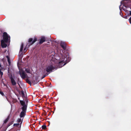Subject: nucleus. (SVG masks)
<instances>
[{"label":"nucleus","mask_w":131,"mask_h":131,"mask_svg":"<svg viewBox=\"0 0 131 131\" xmlns=\"http://www.w3.org/2000/svg\"><path fill=\"white\" fill-rule=\"evenodd\" d=\"M68 62L67 61V58L65 56H62V57L61 60L59 62L58 64V68H60L65 65Z\"/></svg>","instance_id":"nucleus-1"},{"label":"nucleus","mask_w":131,"mask_h":131,"mask_svg":"<svg viewBox=\"0 0 131 131\" xmlns=\"http://www.w3.org/2000/svg\"><path fill=\"white\" fill-rule=\"evenodd\" d=\"M20 102L21 105L22 106V107L21 108L22 111L26 112L27 106V104H26L25 102L22 100H20Z\"/></svg>","instance_id":"nucleus-2"},{"label":"nucleus","mask_w":131,"mask_h":131,"mask_svg":"<svg viewBox=\"0 0 131 131\" xmlns=\"http://www.w3.org/2000/svg\"><path fill=\"white\" fill-rule=\"evenodd\" d=\"M3 41H4L5 42H7L8 40H10V37L7 34L6 32H4L3 33Z\"/></svg>","instance_id":"nucleus-3"},{"label":"nucleus","mask_w":131,"mask_h":131,"mask_svg":"<svg viewBox=\"0 0 131 131\" xmlns=\"http://www.w3.org/2000/svg\"><path fill=\"white\" fill-rule=\"evenodd\" d=\"M55 68L54 66H53L52 65H51L47 67L46 70L47 72L49 73L50 72H52V70H54Z\"/></svg>","instance_id":"nucleus-4"},{"label":"nucleus","mask_w":131,"mask_h":131,"mask_svg":"<svg viewBox=\"0 0 131 131\" xmlns=\"http://www.w3.org/2000/svg\"><path fill=\"white\" fill-rule=\"evenodd\" d=\"M9 77L12 84L14 86L16 84V82L14 80V77L13 76L12 74H10L9 75Z\"/></svg>","instance_id":"nucleus-5"},{"label":"nucleus","mask_w":131,"mask_h":131,"mask_svg":"<svg viewBox=\"0 0 131 131\" xmlns=\"http://www.w3.org/2000/svg\"><path fill=\"white\" fill-rule=\"evenodd\" d=\"M37 41V38L36 37H35L34 38L33 40L32 38H29L28 40V42L30 44V45H31L34 43L35 42Z\"/></svg>","instance_id":"nucleus-6"},{"label":"nucleus","mask_w":131,"mask_h":131,"mask_svg":"<svg viewBox=\"0 0 131 131\" xmlns=\"http://www.w3.org/2000/svg\"><path fill=\"white\" fill-rule=\"evenodd\" d=\"M19 73L22 79H24L26 78V74L24 71L23 70H20L19 72Z\"/></svg>","instance_id":"nucleus-7"},{"label":"nucleus","mask_w":131,"mask_h":131,"mask_svg":"<svg viewBox=\"0 0 131 131\" xmlns=\"http://www.w3.org/2000/svg\"><path fill=\"white\" fill-rule=\"evenodd\" d=\"M60 45L64 50L66 49V45L65 42L62 41L61 42Z\"/></svg>","instance_id":"nucleus-8"},{"label":"nucleus","mask_w":131,"mask_h":131,"mask_svg":"<svg viewBox=\"0 0 131 131\" xmlns=\"http://www.w3.org/2000/svg\"><path fill=\"white\" fill-rule=\"evenodd\" d=\"M46 38L45 36H42L40 40L39 43L41 44L45 41Z\"/></svg>","instance_id":"nucleus-9"},{"label":"nucleus","mask_w":131,"mask_h":131,"mask_svg":"<svg viewBox=\"0 0 131 131\" xmlns=\"http://www.w3.org/2000/svg\"><path fill=\"white\" fill-rule=\"evenodd\" d=\"M5 42V41L3 40H2L1 41V45L3 48H6L7 46V44Z\"/></svg>","instance_id":"nucleus-10"},{"label":"nucleus","mask_w":131,"mask_h":131,"mask_svg":"<svg viewBox=\"0 0 131 131\" xmlns=\"http://www.w3.org/2000/svg\"><path fill=\"white\" fill-rule=\"evenodd\" d=\"M26 112L22 111L20 113L19 116L20 118L24 117L26 114Z\"/></svg>","instance_id":"nucleus-11"},{"label":"nucleus","mask_w":131,"mask_h":131,"mask_svg":"<svg viewBox=\"0 0 131 131\" xmlns=\"http://www.w3.org/2000/svg\"><path fill=\"white\" fill-rule=\"evenodd\" d=\"M39 81V80L38 78H36L35 80L34 79L32 81V83L34 84H37Z\"/></svg>","instance_id":"nucleus-12"},{"label":"nucleus","mask_w":131,"mask_h":131,"mask_svg":"<svg viewBox=\"0 0 131 131\" xmlns=\"http://www.w3.org/2000/svg\"><path fill=\"white\" fill-rule=\"evenodd\" d=\"M26 81L27 83H28V84L30 85H31V83L28 79H27L26 80Z\"/></svg>","instance_id":"nucleus-13"},{"label":"nucleus","mask_w":131,"mask_h":131,"mask_svg":"<svg viewBox=\"0 0 131 131\" xmlns=\"http://www.w3.org/2000/svg\"><path fill=\"white\" fill-rule=\"evenodd\" d=\"M9 117H8L5 120V121H4V123H6L7 121H8V120L9 119Z\"/></svg>","instance_id":"nucleus-14"},{"label":"nucleus","mask_w":131,"mask_h":131,"mask_svg":"<svg viewBox=\"0 0 131 131\" xmlns=\"http://www.w3.org/2000/svg\"><path fill=\"white\" fill-rule=\"evenodd\" d=\"M23 50V49L20 48V51H19V53L20 54V55L21 54H22L23 53L22 52Z\"/></svg>","instance_id":"nucleus-15"},{"label":"nucleus","mask_w":131,"mask_h":131,"mask_svg":"<svg viewBox=\"0 0 131 131\" xmlns=\"http://www.w3.org/2000/svg\"><path fill=\"white\" fill-rule=\"evenodd\" d=\"M49 74V73H46L45 75H43L42 76V79L44 78H45L46 76H47L48 74Z\"/></svg>","instance_id":"nucleus-16"},{"label":"nucleus","mask_w":131,"mask_h":131,"mask_svg":"<svg viewBox=\"0 0 131 131\" xmlns=\"http://www.w3.org/2000/svg\"><path fill=\"white\" fill-rule=\"evenodd\" d=\"M42 129H45L46 128V125H43L42 126Z\"/></svg>","instance_id":"nucleus-17"},{"label":"nucleus","mask_w":131,"mask_h":131,"mask_svg":"<svg viewBox=\"0 0 131 131\" xmlns=\"http://www.w3.org/2000/svg\"><path fill=\"white\" fill-rule=\"evenodd\" d=\"M25 71L27 73H30V70L28 69H26Z\"/></svg>","instance_id":"nucleus-18"},{"label":"nucleus","mask_w":131,"mask_h":131,"mask_svg":"<svg viewBox=\"0 0 131 131\" xmlns=\"http://www.w3.org/2000/svg\"><path fill=\"white\" fill-rule=\"evenodd\" d=\"M7 61L8 63L9 64V65H10V64H11V61H10V59H8Z\"/></svg>","instance_id":"nucleus-19"},{"label":"nucleus","mask_w":131,"mask_h":131,"mask_svg":"<svg viewBox=\"0 0 131 131\" xmlns=\"http://www.w3.org/2000/svg\"><path fill=\"white\" fill-rule=\"evenodd\" d=\"M0 74L1 75L2 77L3 74V73L1 71V69H0Z\"/></svg>","instance_id":"nucleus-20"},{"label":"nucleus","mask_w":131,"mask_h":131,"mask_svg":"<svg viewBox=\"0 0 131 131\" xmlns=\"http://www.w3.org/2000/svg\"><path fill=\"white\" fill-rule=\"evenodd\" d=\"M21 121V119L18 118L17 119V121L18 123H19Z\"/></svg>","instance_id":"nucleus-21"},{"label":"nucleus","mask_w":131,"mask_h":131,"mask_svg":"<svg viewBox=\"0 0 131 131\" xmlns=\"http://www.w3.org/2000/svg\"><path fill=\"white\" fill-rule=\"evenodd\" d=\"M0 94L3 96H4V94L3 92L0 91Z\"/></svg>","instance_id":"nucleus-22"},{"label":"nucleus","mask_w":131,"mask_h":131,"mask_svg":"<svg viewBox=\"0 0 131 131\" xmlns=\"http://www.w3.org/2000/svg\"><path fill=\"white\" fill-rule=\"evenodd\" d=\"M20 93L21 94V95H24V93L23 90L21 91Z\"/></svg>","instance_id":"nucleus-23"},{"label":"nucleus","mask_w":131,"mask_h":131,"mask_svg":"<svg viewBox=\"0 0 131 131\" xmlns=\"http://www.w3.org/2000/svg\"><path fill=\"white\" fill-rule=\"evenodd\" d=\"M19 125V124H14V126H18Z\"/></svg>","instance_id":"nucleus-24"},{"label":"nucleus","mask_w":131,"mask_h":131,"mask_svg":"<svg viewBox=\"0 0 131 131\" xmlns=\"http://www.w3.org/2000/svg\"><path fill=\"white\" fill-rule=\"evenodd\" d=\"M23 46H24L23 44V43H22L21 45V47H20V48L23 49Z\"/></svg>","instance_id":"nucleus-25"},{"label":"nucleus","mask_w":131,"mask_h":131,"mask_svg":"<svg viewBox=\"0 0 131 131\" xmlns=\"http://www.w3.org/2000/svg\"><path fill=\"white\" fill-rule=\"evenodd\" d=\"M13 123H14V121H12L11 122H10L9 123V124H10L11 125H12V124H13Z\"/></svg>","instance_id":"nucleus-26"},{"label":"nucleus","mask_w":131,"mask_h":131,"mask_svg":"<svg viewBox=\"0 0 131 131\" xmlns=\"http://www.w3.org/2000/svg\"><path fill=\"white\" fill-rule=\"evenodd\" d=\"M22 97L23 98H26V96H25V94H24V95H22Z\"/></svg>","instance_id":"nucleus-27"},{"label":"nucleus","mask_w":131,"mask_h":131,"mask_svg":"<svg viewBox=\"0 0 131 131\" xmlns=\"http://www.w3.org/2000/svg\"><path fill=\"white\" fill-rule=\"evenodd\" d=\"M129 22L130 24H131V17L129 19Z\"/></svg>","instance_id":"nucleus-28"},{"label":"nucleus","mask_w":131,"mask_h":131,"mask_svg":"<svg viewBox=\"0 0 131 131\" xmlns=\"http://www.w3.org/2000/svg\"><path fill=\"white\" fill-rule=\"evenodd\" d=\"M25 101H26V104H27V103H28V100H27V99H26L25 100Z\"/></svg>","instance_id":"nucleus-29"},{"label":"nucleus","mask_w":131,"mask_h":131,"mask_svg":"<svg viewBox=\"0 0 131 131\" xmlns=\"http://www.w3.org/2000/svg\"><path fill=\"white\" fill-rule=\"evenodd\" d=\"M6 57L7 59H10L9 57L8 56H6Z\"/></svg>","instance_id":"nucleus-30"},{"label":"nucleus","mask_w":131,"mask_h":131,"mask_svg":"<svg viewBox=\"0 0 131 131\" xmlns=\"http://www.w3.org/2000/svg\"><path fill=\"white\" fill-rule=\"evenodd\" d=\"M6 57L7 59H10L9 57L8 56H6Z\"/></svg>","instance_id":"nucleus-31"},{"label":"nucleus","mask_w":131,"mask_h":131,"mask_svg":"<svg viewBox=\"0 0 131 131\" xmlns=\"http://www.w3.org/2000/svg\"><path fill=\"white\" fill-rule=\"evenodd\" d=\"M10 124H9V123H8V124L7 125V127H8L9 126H10Z\"/></svg>","instance_id":"nucleus-32"},{"label":"nucleus","mask_w":131,"mask_h":131,"mask_svg":"<svg viewBox=\"0 0 131 131\" xmlns=\"http://www.w3.org/2000/svg\"><path fill=\"white\" fill-rule=\"evenodd\" d=\"M45 73H46V71H45H45H43V74H45Z\"/></svg>","instance_id":"nucleus-33"},{"label":"nucleus","mask_w":131,"mask_h":131,"mask_svg":"<svg viewBox=\"0 0 131 131\" xmlns=\"http://www.w3.org/2000/svg\"><path fill=\"white\" fill-rule=\"evenodd\" d=\"M26 50V48H24V51H25L26 50V51H27V50Z\"/></svg>","instance_id":"nucleus-34"},{"label":"nucleus","mask_w":131,"mask_h":131,"mask_svg":"<svg viewBox=\"0 0 131 131\" xmlns=\"http://www.w3.org/2000/svg\"><path fill=\"white\" fill-rule=\"evenodd\" d=\"M129 14L131 16V10L130 11V12L129 13Z\"/></svg>","instance_id":"nucleus-35"},{"label":"nucleus","mask_w":131,"mask_h":131,"mask_svg":"<svg viewBox=\"0 0 131 131\" xmlns=\"http://www.w3.org/2000/svg\"><path fill=\"white\" fill-rule=\"evenodd\" d=\"M18 84L19 86L21 88V87L20 86V84L18 83Z\"/></svg>","instance_id":"nucleus-36"},{"label":"nucleus","mask_w":131,"mask_h":131,"mask_svg":"<svg viewBox=\"0 0 131 131\" xmlns=\"http://www.w3.org/2000/svg\"><path fill=\"white\" fill-rule=\"evenodd\" d=\"M18 100H19V98H18Z\"/></svg>","instance_id":"nucleus-37"}]
</instances>
